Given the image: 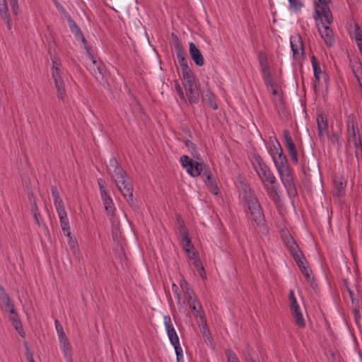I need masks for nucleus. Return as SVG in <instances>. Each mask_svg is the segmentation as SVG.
<instances>
[{
	"mask_svg": "<svg viewBox=\"0 0 362 362\" xmlns=\"http://www.w3.org/2000/svg\"><path fill=\"white\" fill-rule=\"evenodd\" d=\"M264 83L267 88H271L272 89L276 88V87L277 86V83L274 78L272 79H269Z\"/></svg>",
	"mask_w": 362,
	"mask_h": 362,
	"instance_id": "obj_60",
	"label": "nucleus"
},
{
	"mask_svg": "<svg viewBox=\"0 0 362 362\" xmlns=\"http://www.w3.org/2000/svg\"><path fill=\"white\" fill-rule=\"evenodd\" d=\"M290 300V309L294 317L295 324L300 328L305 327V322L297 303L293 291L291 290L288 296Z\"/></svg>",
	"mask_w": 362,
	"mask_h": 362,
	"instance_id": "obj_6",
	"label": "nucleus"
},
{
	"mask_svg": "<svg viewBox=\"0 0 362 362\" xmlns=\"http://www.w3.org/2000/svg\"><path fill=\"white\" fill-rule=\"evenodd\" d=\"M288 153V154L290 156V158H291V160L292 163H294V164H298V156L297 149L296 148L294 150L290 151Z\"/></svg>",
	"mask_w": 362,
	"mask_h": 362,
	"instance_id": "obj_54",
	"label": "nucleus"
},
{
	"mask_svg": "<svg viewBox=\"0 0 362 362\" xmlns=\"http://www.w3.org/2000/svg\"><path fill=\"white\" fill-rule=\"evenodd\" d=\"M51 194L53 198L54 202H57L58 201L62 200L60 197L59 190L55 185H52L51 187Z\"/></svg>",
	"mask_w": 362,
	"mask_h": 362,
	"instance_id": "obj_46",
	"label": "nucleus"
},
{
	"mask_svg": "<svg viewBox=\"0 0 362 362\" xmlns=\"http://www.w3.org/2000/svg\"><path fill=\"white\" fill-rule=\"evenodd\" d=\"M288 249L291 252V255L293 256V259L298 258V256H302V254H303V252L300 250V247L297 243L293 245L292 247H289Z\"/></svg>",
	"mask_w": 362,
	"mask_h": 362,
	"instance_id": "obj_40",
	"label": "nucleus"
},
{
	"mask_svg": "<svg viewBox=\"0 0 362 362\" xmlns=\"http://www.w3.org/2000/svg\"><path fill=\"white\" fill-rule=\"evenodd\" d=\"M164 324L167 332L170 331V329H174L171 318L169 315L164 316Z\"/></svg>",
	"mask_w": 362,
	"mask_h": 362,
	"instance_id": "obj_53",
	"label": "nucleus"
},
{
	"mask_svg": "<svg viewBox=\"0 0 362 362\" xmlns=\"http://www.w3.org/2000/svg\"><path fill=\"white\" fill-rule=\"evenodd\" d=\"M290 7L292 8L296 12L300 11L304 4L299 0H288Z\"/></svg>",
	"mask_w": 362,
	"mask_h": 362,
	"instance_id": "obj_41",
	"label": "nucleus"
},
{
	"mask_svg": "<svg viewBox=\"0 0 362 362\" xmlns=\"http://www.w3.org/2000/svg\"><path fill=\"white\" fill-rule=\"evenodd\" d=\"M294 259L296 262V263L300 270L303 269V268L307 267L306 264H308V262H307L305 257H304L303 254H302V257H301V255H300V256H298V258H296Z\"/></svg>",
	"mask_w": 362,
	"mask_h": 362,
	"instance_id": "obj_45",
	"label": "nucleus"
},
{
	"mask_svg": "<svg viewBox=\"0 0 362 362\" xmlns=\"http://www.w3.org/2000/svg\"><path fill=\"white\" fill-rule=\"evenodd\" d=\"M188 304L192 311L193 315L197 318H199L202 321H203L204 320L205 315L198 299L194 298L193 300H189V303H188Z\"/></svg>",
	"mask_w": 362,
	"mask_h": 362,
	"instance_id": "obj_19",
	"label": "nucleus"
},
{
	"mask_svg": "<svg viewBox=\"0 0 362 362\" xmlns=\"http://www.w3.org/2000/svg\"><path fill=\"white\" fill-rule=\"evenodd\" d=\"M291 47L294 59L300 60L303 57V43L300 35L292 36L291 37Z\"/></svg>",
	"mask_w": 362,
	"mask_h": 362,
	"instance_id": "obj_9",
	"label": "nucleus"
},
{
	"mask_svg": "<svg viewBox=\"0 0 362 362\" xmlns=\"http://www.w3.org/2000/svg\"><path fill=\"white\" fill-rule=\"evenodd\" d=\"M193 264H194V267L196 268L197 272L199 273V276L202 279H206V273H205L204 268L201 261L196 260V262H193Z\"/></svg>",
	"mask_w": 362,
	"mask_h": 362,
	"instance_id": "obj_39",
	"label": "nucleus"
},
{
	"mask_svg": "<svg viewBox=\"0 0 362 362\" xmlns=\"http://www.w3.org/2000/svg\"><path fill=\"white\" fill-rule=\"evenodd\" d=\"M240 194L244 201L255 197L250 187L246 184H243Z\"/></svg>",
	"mask_w": 362,
	"mask_h": 362,
	"instance_id": "obj_30",
	"label": "nucleus"
},
{
	"mask_svg": "<svg viewBox=\"0 0 362 362\" xmlns=\"http://www.w3.org/2000/svg\"><path fill=\"white\" fill-rule=\"evenodd\" d=\"M244 202L252 220L255 222L257 226H264L266 221L257 198L255 197Z\"/></svg>",
	"mask_w": 362,
	"mask_h": 362,
	"instance_id": "obj_4",
	"label": "nucleus"
},
{
	"mask_svg": "<svg viewBox=\"0 0 362 362\" xmlns=\"http://www.w3.org/2000/svg\"><path fill=\"white\" fill-rule=\"evenodd\" d=\"M181 79L183 81V86L197 83L196 77L190 67L187 69L181 70Z\"/></svg>",
	"mask_w": 362,
	"mask_h": 362,
	"instance_id": "obj_25",
	"label": "nucleus"
},
{
	"mask_svg": "<svg viewBox=\"0 0 362 362\" xmlns=\"http://www.w3.org/2000/svg\"><path fill=\"white\" fill-rule=\"evenodd\" d=\"M69 229L70 226H69V228L66 230L62 231L64 235H66L69 238L68 245L70 249L71 250L73 255L76 257H78L80 252L78 250V243L77 240L71 235Z\"/></svg>",
	"mask_w": 362,
	"mask_h": 362,
	"instance_id": "obj_21",
	"label": "nucleus"
},
{
	"mask_svg": "<svg viewBox=\"0 0 362 362\" xmlns=\"http://www.w3.org/2000/svg\"><path fill=\"white\" fill-rule=\"evenodd\" d=\"M0 14L1 18L6 21V24L8 25V27L9 29H11V19H10V14L8 10V6H6L5 8H0Z\"/></svg>",
	"mask_w": 362,
	"mask_h": 362,
	"instance_id": "obj_38",
	"label": "nucleus"
},
{
	"mask_svg": "<svg viewBox=\"0 0 362 362\" xmlns=\"http://www.w3.org/2000/svg\"><path fill=\"white\" fill-rule=\"evenodd\" d=\"M9 2L13 10V13L16 15L18 8V0H9Z\"/></svg>",
	"mask_w": 362,
	"mask_h": 362,
	"instance_id": "obj_62",
	"label": "nucleus"
},
{
	"mask_svg": "<svg viewBox=\"0 0 362 362\" xmlns=\"http://www.w3.org/2000/svg\"><path fill=\"white\" fill-rule=\"evenodd\" d=\"M9 296L6 292L5 289L0 285V300H7L8 301Z\"/></svg>",
	"mask_w": 362,
	"mask_h": 362,
	"instance_id": "obj_61",
	"label": "nucleus"
},
{
	"mask_svg": "<svg viewBox=\"0 0 362 362\" xmlns=\"http://www.w3.org/2000/svg\"><path fill=\"white\" fill-rule=\"evenodd\" d=\"M204 167V169H203V171H202V174L199 175L202 177L204 182H207V180H210L214 177L209 165H205Z\"/></svg>",
	"mask_w": 362,
	"mask_h": 362,
	"instance_id": "obj_36",
	"label": "nucleus"
},
{
	"mask_svg": "<svg viewBox=\"0 0 362 362\" xmlns=\"http://www.w3.org/2000/svg\"><path fill=\"white\" fill-rule=\"evenodd\" d=\"M303 274L304 275L307 281H311V279L313 278L312 276V271L309 269L308 267L303 268V269L300 270Z\"/></svg>",
	"mask_w": 362,
	"mask_h": 362,
	"instance_id": "obj_56",
	"label": "nucleus"
},
{
	"mask_svg": "<svg viewBox=\"0 0 362 362\" xmlns=\"http://www.w3.org/2000/svg\"><path fill=\"white\" fill-rule=\"evenodd\" d=\"M183 242V247L186 252H189V247L192 246V243L190 238L187 236V235L182 237Z\"/></svg>",
	"mask_w": 362,
	"mask_h": 362,
	"instance_id": "obj_52",
	"label": "nucleus"
},
{
	"mask_svg": "<svg viewBox=\"0 0 362 362\" xmlns=\"http://www.w3.org/2000/svg\"><path fill=\"white\" fill-rule=\"evenodd\" d=\"M62 74V70L52 71V76L54 79V86L57 91V97L59 99L64 100L66 95V90Z\"/></svg>",
	"mask_w": 362,
	"mask_h": 362,
	"instance_id": "obj_12",
	"label": "nucleus"
},
{
	"mask_svg": "<svg viewBox=\"0 0 362 362\" xmlns=\"http://www.w3.org/2000/svg\"><path fill=\"white\" fill-rule=\"evenodd\" d=\"M283 136L284 139V146L287 149L288 152L296 148V144H294L290 132L288 129L283 131Z\"/></svg>",
	"mask_w": 362,
	"mask_h": 362,
	"instance_id": "obj_28",
	"label": "nucleus"
},
{
	"mask_svg": "<svg viewBox=\"0 0 362 362\" xmlns=\"http://www.w3.org/2000/svg\"><path fill=\"white\" fill-rule=\"evenodd\" d=\"M66 21L71 33L74 35L76 39H78V37L83 35L81 28L77 25L76 23L71 18V16H67Z\"/></svg>",
	"mask_w": 362,
	"mask_h": 362,
	"instance_id": "obj_27",
	"label": "nucleus"
},
{
	"mask_svg": "<svg viewBox=\"0 0 362 362\" xmlns=\"http://www.w3.org/2000/svg\"><path fill=\"white\" fill-rule=\"evenodd\" d=\"M51 60L52 62V71L61 70L60 67L62 66V64L60 59L55 56H51Z\"/></svg>",
	"mask_w": 362,
	"mask_h": 362,
	"instance_id": "obj_49",
	"label": "nucleus"
},
{
	"mask_svg": "<svg viewBox=\"0 0 362 362\" xmlns=\"http://www.w3.org/2000/svg\"><path fill=\"white\" fill-rule=\"evenodd\" d=\"M173 346L175 351L177 362H183V351L180 343Z\"/></svg>",
	"mask_w": 362,
	"mask_h": 362,
	"instance_id": "obj_42",
	"label": "nucleus"
},
{
	"mask_svg": "<svg viewBox=\"0 0 362 362\" xmlns=\"http://www.w3.org/2000/svg\"><path fill=\"white\" fill-rule=\"evenodd\" d=\"M128 180L129 177L127 175V177L124 179L116 180L115 183L127 202L130 205H132L134 203L133 194L134 188L132 185L128 182Z\"/></svg>",
	"mask_w": 362,
	"mask_h": 362,
	"instance_id": "obj_7",
	"label": "nucleus"
},
{
	"mask_svg": "<svg viewBox=\"0 0 362 362\" xmlns=\"http://www.w3.org/2000/svg\"><path fill=\"white\" fill-rule=\"evenodd\" d=\"M177 58L181 70L187 69L189 67L187 64V56H182Z\"/></svg>",
	"mask_w": 362,
	"mask_h": 362,
	"instance_id": "obj_51",
	"label": "nucleus"
},
{
	"mask_svg": "<svg viewBox=\"0 0 362 362\" xmlns=\"http://www.w3.org/2000/svg\"><path fill=\"white\" fill-rule=\"evenodd\" d=\"M283 152V149L279 144V142L276 140V143L273 144L269 148V153L271 156L273 158V156H276V155L279 154V153Z\"/></svg>",
	"mask_w": 362,
	"mask_h": 362,
	"instance_id": "obj_32",
	"label": "nucleus"
},
{
	"mask_svg": "<svg viewBox=\"0 0 362 362\" xmlns=\"http://www.w3.org/2000/svg\"><path fill=\"white\" fill-rule=\"evenodd\" d=\"M186 90V95L190 104H197L199 101V88L197 83L184 86Z\"/></svg>",
	"mask_w": 362,
	"mask_h": 362,
	"instance_id": "obj_13",
	"label": "nucleus"
},
{
	"mask_svg": "<svg viewBox=\"0 0 362 362\" xmlns=\"http://www.w3.org/2000/svg\"><path fill=\"white\" fill-rule=\"evenodd\" d=\"M206 183V185H207L209 191L216 195L218 194V192H219V189H218V187L217 186V184L215 181V179L213 177L211 178L210 180H207V182H204Z\"/></svg>",
	"mask_w": 362,
	"mask_h": 362,
	"instance_id": "obj_33",
	"label": "nucleus"
},
{
	"mask_svg": "<svg viewBox=\"0 0 362 362\" xmlns=\"http://www.w3.org/2000/svg\"><path fill=\"white\" fill-rule=\"evenodd\" d=\"M347 141L349 144H353L357 155V151L362 148V142L357 119L355 115L350 114L347 117L346 122Z\"/></svg>",
	"mask_w": 362,
	"mask_h": 362,
	"instance_id": "obj_2",
	"label": "nucleus"
},
{
	"mask_svg": "<svg viewBox=\"0 0 362 362\" xmlns=\"http://www.w3.org/2000/svg\"><path fill=\"white\" fill-rule=\"evenodd\" d=\"M177 57L182 56H187L186 52L185 51L184 47L182 43L174 45Z\"/></svg>",
	"mask_w": 362,
	"mask_h": 362,
	"instance_id": "obj_50",
	"label": "nucleus"
},
{
	"mask_svg": "<svg viewBox=\"0 0 362 362\" xmlns=\"http://www.w3.org/2000/svg\"><path fill=\"white\" fill-rule=\"evenodd\" d=\"M180 161L181 163L182 166L186 169L187 173L188 172V169L193 165V162L194 161L192 158H190L188 156H182L180 158Z\"/></svg>",
	"mask_w": 362,
	"mask_h": 362,
	"instance_id": "obj_31",
	"label": "nucleus"
},
{
	"mask_svg": "<svg viewBox=\"0 0 362 362\" xmlns=\"http://www.w3.org/2000/svg\"><path fill=\"white\" fill-rule=\"evenodd\" d=\"M334 186L335 190L334 194L338 197H341L345 192L346 182H344L342 180H334Z\"/></svg>",
	"mask_w": 362,
	"mask_h": 362,
	"instance_id": "obj_29",
	"label": "nucleus"
},
{
	"mask_svg": "<svg viewBox=\"0 0 362 362\" xmlns=\"http://www.w3.org/2000/svg\"><path fill=\"white\" fill-rule=\"evenodd\" d=\"M54 203L59 218L62 229V230H65L69 228V221L67 217L66 211L65 210L64 202L62 200H61Z\"/></svg>",
	"mask_w": 362,
	"mask_h": 362,
	"instance_id": "obj_15",
	"label": "nucleus"
},
{
	"mask_svg": "<svg viewBox=\"0 0 362 362\" xmlns=\"http://www.w3.org/2000/svg\"><path fill=\"white\" fill-rule=\"evenodd\" d=\"M322 25H323L324 30H321L320 29H319V32L321 35V37L323 39L325 43L328 47H332L334 42L332 30L329 26V24H327L325 22L324 24H322Z\"/></svg>",
	"mask_w": 362,
	"mask_h": 362,
	"instance_id": "obj_18",
	"label": "nucleus"
},
{
	"mask_svg": "<svg viewBox=\"0 0 362 362\" xmlns=\"http://www.w3.org/2000/svg\"><path fill=\"white\" fill-rule=\"evenodd\" d=\"M254 169L263 184L269 198L275 203L280 201L277 180L271 168L266 164L263 158L257 153L251 157Z\"/></svg>",
	"mask_w": 362,
	"mask_h": 362,
	"instance_id": "obj_1",
	"label": "nucleus"
},
{
	"mask_svg": "<svg viewBox=\"0 0 362 362\" xmlns=\"http://www.w3.org/2000/svg\"><path fill=\"white\" fill-rule=\"evenodd\" d=\"M283 239L287 248L292 247L293 245L296 244V240L290 234L284 236Z\"/></svg>",
	"mask_w": 362,
	"mask_h": 362,
	"instance_id": "obj_47",
	"label": "nucleus"
},
{
	"mask_svg": "<svg viewBox=\"0 0 362 362\" xmlns=\"http://www.w3.org/2000/svg\"><path fill=\"white\" fill-rule=\"evenodd\" d=\"M107 173L115 181L116 180L124 179L127 175L122 165L115 158L110 159L109 165H107Z\"/></svg>",
	"mask_w": 362,
	"mask_h": 362,
	"instance_id": "obj_8",
	"label": "nucleus"
},
{
	"mask_svg": "<svg viewBox=\"0 0 362 362\" xmlns=\"http://www.w3.org/2000/svg\"><path fill=\"white\" fill-rule=\"evenodd\" d=\"M317 134L320 139L328 135V123L327 117L322 115H318L317 117Z\"/></svg>",
	"mask_w": 362,
	"mask_h": 362,
	"instance_id": "obj_17",
	"label": "nucleus"
},
{
	"mask_svg": "<svg viewBox=\"0 0 362 362\" xmlns=\"http://www.w3.org/2000/svg\"><path fill=\"white\" fill-rule=\"evenodd\" d=\"M313 72H314V77H315V83H314V88H316V86L320 85V74H322V71L320 68V62L317 59V58L315 56H311L310 57Z\"/></svg>",
	"mask_w": 362,
	"mask_h": 362,
	"instance_id": "obj_24",
	"label": "nucleus"
},
{
	"mask_svg": "<svg viewBox=\"0 0 362 362\" xmlns=\"http://www.w3.org/2000/svg\"><path fill=\"white\" fill-rule=\"evenodd\" d=\"M264 83L267 88H271L272 89L276 88V87L277 86V83L274 78L272 79H269Z\"/></svg>",
	"mask_w": 362,
	"mask_h": 362,
	"instance_id": "obj_59",
	"label": "nucleus"
},
{
	"mask_svg": "<svg viewBox=\"0 0 362 362\" xmlns=\"http://www.w3.org/2000/svg\"><path fill=\"white\" fill-rule=\"evenodd\" d=\"M98 186H99V189H100V195H103V194L105 195L106 193H108L105 188V182L103 180V179H98Z\"/></svg>",
	"mask_w": 362,
	"mask_h": 362,
	"instance_id": "obj_57",
	"label": "nucleus"
},
{
	"mask_svg": "<svg viewBox=\"0 0 362 362\" xmlns=\"http://www.w3.org/2000/svg\"><path fill=\"white\" fill-rule=\"evenodd\" d=\"M54 4L56 7L62 12L65 18H66L67 16H69L66 9L57 1H54Z\"/></svg>",
	"mask_w": 362,
	"mask_h": 362,
	"instance_id": "obj_63",
	"label": "nucleus"
},
{
	"mask_svg": "<svg viewBox=\"0 0 362 362\" xmlns=\"http://www.w3.org/2000/svg\"><path fill=\"white\" fill-rule=\"evenodd\" d=\"M272 159L277 170L290 167L288 159L283 152H280L275 157L273 156Z\"/></svg>",
	"mask_w": 362,
	"mask_h": 362,
	"instance_id": "obj_20",
	"label": "nucleus"
},
{
	"mask_svg": "<svg viewBox=\"0 0 362 362\" xmlns=\"http://www.w3.org/2000/svg\"><path fill=\"white\" fill-rule=\"evenodd\" d=\"M76 40H81L82 42V43L83 44L84 48L87 51L88 54H90V47L88 46V42H87L86 37H84L83 34L82 35H81L80 37H78V39H76Z\"/></svg>",
	"mask_w": 362,
	"mask_h": 362,
	"instance_id": "obj_58",
	"label": "nucleus"
},
{
	"mask_svg": "<svg viewBox=\"0 0 362 362\" xmlns=\"http://www.w3.org/2000/svg\"><path fill=\"white\" fill-rule=\"evenodd\" d=\"M185 284V297L187 300V302L189 303L190 301L193 300V296L194 295V293L192 290H191L189 287V284L186 281H184Z\"/></svg>",
	"mask_w": 362,
	"mask_h": 362,
	"instance_id": "obj_37",
	"label": "nucleus"
},
{
	"mask_svg": "<svg viewBox=\"0 0 362 362\" xmlns=\"http://www.w3.org/2000/svg\"><path fill=\"white\" fill-rule=\"evenodd\" d=\"M332 4L331 0H315V21L320 19L322 24L325 21L327 24H331L333 21L332 14L330 10V5Z\"/></svg>",
	"mask_w": 362,
	"mask_h": 362,
	"instance_id": "obj_3",
	"label": "nucleus"
},
{
	"mask_svg": "<svg viewBox=\"0 0 362 362\" xmlns=\"http://www.w3.org/2000/svg\"><path fill=\"white\" fill-rule=\"evenodd\" d=\"M183 142L185 144L186 147L188 148V150L190 151V153L192 154V156L194 157H196V145L189 139H185Z\"/></svg>",
	"mask_w": 362,
	"mask_h": 362,
	"instance_id": "obj_44",
	"label": "nucleus"
},
{
	"mask_svg": "<svg viewBox=\"0 0 362 362\" xmlns=\"http://www.w3.org/2000/svg\"><path fill=\"white\" fill-rule=\"evenodd\" d=\"M355 40L356 44L362 42V30L358 24L355 25Z\"/></svg>",
	"mask_w": 362,
	"mask_h": 362,
	"instance_id": "obj_48",
	"label": "nucleus"
},
{
	"mask_svg": "<svg viewBox=\"0 0 362 362\" xmlns=\"http://www.w3.org/2000/svg\"><path fill=\"white\" fill-rule=\"evenodd\" d=\"M167 334L172 345H176L180 343L179 337L175 329H170V331L168 332Z\"/></svg>",
	"mask_w": 362,
	"mask_h": 362,
	"instance_id": "obj_34",
	"label": "nucleus"
},
{
	"mask_svg": "<svg viewBox=\"0 0 362 362\" xmlns=\"http://www.w3.org/2000/svg\"><path fill=\"white\" fill-rule=\"evenodd\" d=\"M202 99L204 102L206 103V104L212 107L214 110H216L218 108L217 104L215 100V95L214 93L209 89L204 90L201 93Z\"/></svg>",
	"mask_w": 362,
	"mask_h": 362,
	"instance_id": "obj_22",
	"label": "nucleus"
},
{
	"mask_svg": "<svg viewBox=\"0 0 362 362\" xmlns=\"http://www.w3.org/2000/svg\"><path fill=\"white\" fill-rule=\"evenodd\" d=\"M11 322H12L13 327L18 332L19 335L21 337H25V332L23 329V325H22V323H21L20 319H18V320H17L16 321Z\"/></svg>",
	"mask_w": 362,
	"mask_h": 362,
	"instance_id": "obj_35",
	"label": "nucleus"
},
{
	"mask_svg": "<svg viewBox=\"0 0 362 362\" xmlns=\"http://www.w3.org/2000/svg\"><path fill=\"white\" fill-rule=\"evenodd\" d=\"M89 57L92 62V66H90L91 74L97 81L103 79L106 71L103 64L97 61L91 54H89Z\"/></svg>",
	"mask_w": 362,
	"mask_h": 362,
	"instance_id": "obj_14",
	"label": "nucleus"
},
{
	"mask_svg": "<svg viewBox=\"0 0 362 362\" xmlns=\"http://www.w3.org/2000/svg\"><path fill=\"white\" fill-rule=\"evenodd\" d=\"M188 254V256L190 259L194 260V262H196V260H200L199 258L198 253L197 252H187Z\"/></svg>",
	"mask_w": 362,
	"mask_h": 362,
	"instance_id": "obj_64",
	"label": "nucleus"
},
{
	"mask_svg": "<svg viewBox=\"0 0 362 362\" xmlns=\"http://www.w3.org/2000/svg\"><path fill=\"white\" fill-rule=\"evenodd\" d=\"M101 199L105 206L106 214L109 216H113L115 208L112 198L109 196L108 193H106L105 195H101Z\"/></svg>",
	"mask_w": 362,
	"mask_h": 362,
	"instance_id": "obj_23",
	"label": "nucleus"
},
{
	"mask_svg": "<svg viewBox=\"0 0 362 362\" xmlns=\"http://www.w3.org/2000/svg\"><path fill=\"white\" fill-rule=\"evenodd\" d=\"M175 89L180 98V99L186 101V98H185V95L184 94V91L182 88V87L180 86V85L179 84L178 81H175Z\"/></svg>",
	"mask_w": 362,
	"mask_h": 362,
	"instance_id": "obj_55",
	"label": "nucleus"
},
{
	"mask_svg": "<svg viewBox=\"0 0 362 362\" xmlns=\"http://www.w3.org/2000/svg\"><path fill=\"white\" fill-rule=\"evenodd\" d=\"M225 354L228 358V362H240L235 354L230 349H226Z\"/></svg>",
	"mask_w": 362,
	"mask_h": 362,
	"instance_id": "obj_43",
	"label": "nucleus"
},
{
	"mask_svg": "<svg viewBox=\"0 0 362 362\" xmlns=\"http://www.w3.org/2000/svg\"><path fill=\"white\" fill-rule=\"evenodd\" d=\"M54 323H55L56 330L59 335V339L61 343L62 349L63 351L64 352L65 356H67L68 355H70V354H71V344L69 343V341L65 332H64L63 327L60 324V322L57 320H56Z\"/></svg>",
	"mask_w": 362,
	"mask_h": 362,
	"instance_id": "obj_10",
	"label": "nucleus"
},
{
	"mask_svg": "<svg viewBox=\"0 0 362 362\" xmlns=\"http://www.w3.org/2000/svg\"><path fill=\"white\" fill-rule=\"evenodd\" d=\"M189 55L197 66H202L204 64V57L194 42H190L189 45Z\"/></svg>",
	"mask_w": 362,
	"mask_h": 362,
	"instance_id": "obj_16",
	"label": "nucleus"
},
{
	"mask_svg": "<svg viewBox=\"0 0 362 362\" xmlns=\"http://www.w3.org/2000/svg\"><path fill=\"white\" fill-rule=\"evenodd\" d=\"M258 61L264 82L273 78V76L269 70V64L267 54L264 52H259L258 53Z\"/></svg>",
	"mask_w": 362,
	"mask_h": 362,
	"instance_id": "obj_11",
	"label": "nucleus"
},
{
	"mask_svg": "<svg viewBox=\"0 0 362 362\" xmlns=\"http://www.w3.org/2000/svg\"><path fill=\"white\" fill-rule=\"evenodd\" d=\"M281 182L285 187L288 196L292 199L298 196L297 189L296 187L292 171L291 168H286L277 170Z\"/></svg>",
	"mask_w": 362,
	"mask_h": 362,
	"instance_id": "obj_5",
	"label": "nucleus"
},
{
	"mask_svg": "<svg viewBox=\"0 0 362 362\" xmlns=\"http://www.w3.org/2000/svg\"><path fill=\"white\" fill-rule=\"evenodd\" d=\"M205 165L206 164L204 163L194 161L193 165L189 167V169H188L187 173L194 177L199 176V175L202 174L203 169H204Z\"/></svg>",
	"mask_w": 362,
	"mask_h": 362,
	"instance_id": "obj_26",
	"label": "nucleus"
}]
</instances>
